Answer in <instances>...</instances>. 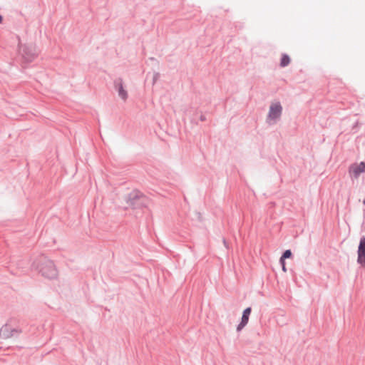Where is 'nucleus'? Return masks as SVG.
<instances>
[{"label":"nucleus","mask_w":365,"mask_h":365,"mask_svg":"<svg viewBox=\"0 0 365 365\" xmlns=\"http://www.w3.org/2000/svg\"><path fill=\"white\" fill-rule=\"evenodd\" d=\"M32 267L44 277L53 279L57 276V270L53 262L45 256H41L38 259L34 261Z\"/></svg>","instance_id":"obj_1"},{"label":"nucleus","mask_w":365,"mask_h":365,"mask_svg":"<svg viewBox=\"0 0 365 365\" xmlns=\"http://www.w3.org/2000/svg\"><path fill=\"white\" fill-rule=\"evenodd\" d=\"M125 200L128 207L132 209L146 207L150 202L148 197L138 190H133L125 197Z\"/></svg>","instance_id":"obj_2"},{"label":"nucleus","mask_w":365,"mask_h":365,"mask_svg":"<svg viewBox=\"0 0 365 365\" xmlns=\"http://www.w3.org/2000/svg\"><path fill=\"white\" fill-rule=\"evenodd\" d=\"M19 53L22 58L24 63H29L34 60L37 56V51L35 45L32 43H19Z\"/></svg>","instance_id":"obj_3"},{"label":"nucleus","mask_w":365,"mask_h":365,"mask_svg":"<svg viewBox=\"0 0 365 365\" xmlns=\"http://www.w3.org/2000/svg\"><path fill=\"white\" fill-rule=\"evenodd\" d=\"M282 113V106L280 102L272 103L269 106L267 118L276 121L279 119Z\"/></svg>","instance_id":"obj_4"},{"label":"nucleus","mask_w":365,"mask_h":365,"mask_svg":"<svg viewBox=\"0 0 365 365\" xmlns=\"http://www.w3.org/2000/svg\"><path fill=\"white\" fill-rule=\"evenodd\" d=\"M114 88L118 92V96L123 101L128 98V92L124 88L123 81L121 78H117L113 81Z\"/></svg>","instance_id":"obj_5"},{"label":"nucleus","mask_w":365,"mask_h":365,"mask_svg":"<svg viewBox=\"0 0 365 365\" xmlns=\"http://www.w3.org/2000/svg\"><path fill=\"white\" fill-rule=\"evenodd\" d=\"M357 262L362 267H365V237L360 239L357 250Z\"/></svg>","instance_id":"obj_6"},{"label":"nucleus","mask_w":365,"mask_h":365,"mask_svg":"<svg viewBox=\"0 0 365 365\" xmlns=\"http://www.w3.org/2000/svg\"><path fill=\"white\" fill-rule=\"evenodd\" d=\"M365 172V162H361L359 164L351 165L349 168V173L357 178L359 175Z\"/></svg>","instance_id":"obj_7"},{"label":"nucleus","mask_w":365,"mask_h":365,"mask_svg":"<svg viewBox=\"0 0 365 365\" xmlns=\"http://www.w3.org/2000/svg\"><path fill=\"white\" fill-rule=\"evenodd\" d=\"M0 336L3 339L14 336V334H12L11 327L7 324L4 325L0 329Z\"/></svg>","instance_id":"obj_8"},{"label":"nucleus","mask_w":365,"mask_h":365,"mask_svg":"<svg viewBox=\"0 0 365 365\" xmlns=\"http://www.w3.org/2000/svg\"><path fill=\"white\" fill-rule=\"evenodd\" d=\"M251 312H252L251 307H247L243 311L242 319H241V321H242V323H244V322H245L247 324L248 323L249 317H250V315L251 314Z\"/></svg>","instance_id":"obj_9"},{"label":"nucleus","mask_w":365,"mask_h":365,"mask_svg":"<svg viewBox=\"0 0 365 365\" xmlns=\"http://www.w3.org/2000/svg\"><path fill=\"white\" fill-rule=\"evenodd\" d=\"M290 63V58L287 54H283L280 61V66L286 67Z\"/></svg>","instance_id":"obj_10"},{"label":"nucleus","mask_w":365,"mask_h":365,"mask_svg":"<svg viewBox=\"0 0 365 365\" xmlns=\"http://www.w3.org/2000/svg\"><path fill=\"white\" fill-rule=\"evenodd\" d=\"M292 256V251L290 250H285L281 257L279 258V262H283V260H285L286 259L290 258Z\"/></svg>","instance_id":"obj_11"},{"label":"nucleus","mask_w":365,"mask_h":365,"mask_svg":"<svg viewBox=\"0 0 365 365\" xmlns=\"http://www.w3.org/2000/svg\"><path fill=\"white\" fill-rule=\"evenodd\" d=\"M247 324V323H242V321H241L237 327V331H240Z\"/></svg>","instance_id":"obj_12"},{"label":"nucleus","mask_w":365,"mask_h":365,"mask_svg":"<svg viewBox=\"0 0 365 365\" xmlns=\"http://www.w3.org/2000/svg\"><path fill=\"white\" fill-rule=\"evenodd\" d=\"M12 334H14V336L19 334L21 332V329L19 328H12L11 327Z\"/></svg>","instance_id":"obj_13"},{"label":"nucleus","mask_w":365,"mask_h":365,"mask_svg":"<svg viewBox=\"0 0 365 365\" xmlns=\"http://www.w3.org/2000/svg\"><path fill=\"white\" fill-rule=\"evenodd\" d=\"M160 76V74L159 73H155L153 76V83H155L156 82V81L158 79Z\"/></svg>","instance_id":"obj_14"},{"label":"nucleus","mask_w":365,"mask_h":365,"mask_svg":"<svg viewBox=\"0 0 365 365\" xmlns=\"http://www.w3.org/2000/svg\"><path fill=\"white\" fill-rule=\"evenodd\" d=\"M280 264L282 265V269L284 272L287 271L286 266H285V260H283V262H279Z\"/></svg>","instance_id":"obj_15"},{"label":"nucleus","mask_w":365,"mask_h":365,"mask_svg":"<svg viewBox=\"0 0 365 365\" xmlns=\"http://www.w3.org/2000/svg\"><path fill=\"white\" fill-rule=\"evenodd\" d=\"M206 120V117L204 114L201 113L200 115V120L205 121Z\"/></svg>","instance_id":"obj_16"},{"label":"nucleus","mask_w":365,"mask_h":365,"mask_svg":"<svg viewBox=\"0 0 365 365\" xmlns=\"http://www.w3.org/2000/svg\"><path fill=\"white\" fill-rule=\"evenodd\" d=\"M191 120H192V122H194V121H195V122L197 124V122H196V119H195V116L192 118Z\"/></svg>","instance_id":"obj_17"},{"label":"nucleus","mask_w":365,"mask_h":365,"mask_svg":"<svg viewBox=\"0 0 365 365\" xmlns=\"http://www.w3.org/2000/svg\"><path fill=\"white\" fill-rule=\"evenodd\" d=\"M223 243L226 247H227V242L225 239H223Z\"/></svg>","instance_id":"obj_18"},{"label":"nucleus","mask_w":365,"mask_h":365,"mask_svg":"<svg viewBox=\"0 0 365 365\" xmlns=\"http://www.w3.org/2000/svg\"><path fill=\"white\" fill-rule=\"evenodd\" d=\"M2 20H3V18H2L1 15H0V24L2 22Z\"/></svg>","instance_id":"obj_19"},{"label":"nucleus","mask_w":365,"mask_h":365,"mask_svg":"<svg viewBox=\"0 0 365 365\" xmlns=\"http://www.w3.org/2000/svg\"><path fill=\"white\" fill-rule=\"evenodd\" d=\"M364 202V204L365 205V199L364 200V202Z\"/></svg>","instance_id":"obj_20"}]
</instances>
